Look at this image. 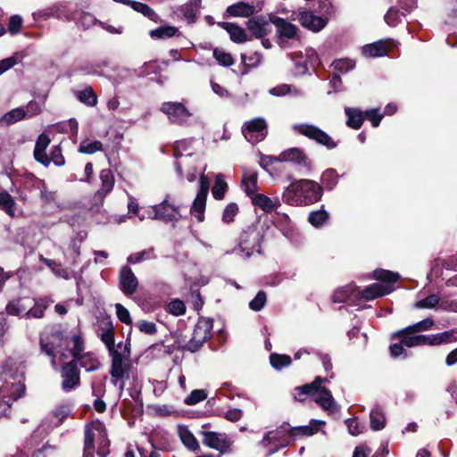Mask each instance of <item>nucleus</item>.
Here are the masks:
<instances>
[{
	"instance_id": "nucleus-1",
	"label": "nucleus",
	"mask_w": 457,
	"mask_h": 457,
	"mask_svg": "<svg viewBox=\"0 0 457 457\" xmlns=\"http://www.w3.org/2000/svg\"><path fill=\"white\" fill-rule=\"evenodd\" d=\"M323 189L311 179H296L285 190L283 199L292 206H306L321 199Z\"/></svg>"
},
{
	"instance_id": "nucleus-2",
	"label": "nucleus",
	"mask_w": 457,
	"mask_h": 457,
	"mask_svg": "<svg viewBox=\"0 0 457 457\" xmlns=\"http://www.w3.org/2000/svg\"><path fill=\"white\" fill-rule=\"evenodd\" d=\"M130 342L126 341L118 343V350L109 353L111 357V366L109 373L112 378V383L118 386L120 391L122 392L125 387V380L129 378L130 364Z\"/></svg>"
},
{
	"instance_id": "nucleus-3",
	"label": "nucleus",
	"mask_w": 457,
	"mask_h": 457,
	"mask_svg": "<svg viewBox=\"0 0 457 457\" xmlns=\"http://www.w3.org/2000/svg\"><path fill=\"white\" fill-rule=\"evenodd\" d=\"M295 133L303 136L315 143L331 150L337 146L336 142L328 133L319 127L309 123H296L292 126Z\"/></svg>"
},
{
	"instance_id": "nucleus-4",
	"label": "nucleus",
	"mask_w": 457,
	"mask_h": 457,
	"mask_svg": "<svg viewBox=\"0 0 457 457\" xmlns=\"http://www.w3.org/2000/svg\"><path fill=\"white\" fill-rule=\"evenodd\" d=\"M289 426L283 425L275 431H269L265 434L261 445L268 450V455L278 452L280 448L286 447L294 440L289 434Z\"/></svg>"
},
{
	"instance_id": "nucleus-5",
	"label": "nucleus",
	"mask_w": 457,
	"mask_h": 457,
	"mask_svg": "<svg viewBox=\"0 0 457 457\" xmlns=\"http://www.w3.org/2000/svg\"><path fill=\"white\" fill-rule=\"evenodd\" d=\"M244 137L255 145L263 141L268 135V124L263 118H253L244 122L241 128Z\"/></svg>"
},
{
	"instance_id": "nucleus-6",
	"label": "nucleus",
	"mask_w": 457,
	"mask_h": 457,
	"mask_svg": "<svg viewBox=\"0 0 457 457\" xmlns=\"http://www.w3.org/2000/svg\"><path fill=\"white\" fill-rule=\"evenodd\" d=\"M212 328L213 324L212 320L205 318L199 319L193 330L192 337L185 347L191 352L197 351L204 342L212 337Z\"/></svg>"
},
{
	"instance_id": "nucleus-7",
	"label": "nucleus",
	"mask_w": 457,
	"mask_h": 457,
	"mask_svg": "<svg viewBox=\"0 0 457 457\" xmlns=\"http://www.w3.org/2000/svg\"><path fill=\"white\" fill-rule=\"evenodd\" d=\"M65 338L64 331L60 328H54L51 331L40 337L42 352L52 357V364L55 365L56 351L62 345Z\"/></svg>"
},
{
	"instance_id": "nucleus-8",
	"label": "nucleus",
	"mask_w": 457,
	"mask_h": 457,
	"mask_svg": "<svg viewBox=\"0 0 457 457\" xmlns=\"http://www.w3.org/2000/svg\"><path fill=\"white\" fill-rule=\"evenodd\" d=\"M61 387L65 393L76 390L80 386V370L75 361L65 362L60 370Z\"/></svg>"
},
{
	"instance_id": "nucleus-9",
	"label": "nucleus",
	"mask_w": 457,
	"mask_h": 457,
	"mask_svg": "<svg viewBox=\"0 0 457 457\" xmlns=\"http://www.w3.org/2000/svg\"><path fill=\"white\" fill-rule=\"evenodd\" d=\"M203 444L212 449L219 451L221 454L232 452L234 441L226 433H219L214 431H204Z\"/></svg>"
},
{
	"instance_id": "nucleus-10",
	"label": "nucleus",
	"mask_w": 457,
	"mask_h": 457,
	"mask_svg": "<svg viewBox=\"0 0 457 457\" xmlns=\"http://www.w3.org/2000/svg\"><path fill=\"white\" fill-rule=\"evenodd\" d=\"M161 111L167 115L170 122L178 125L187 124L192 116L185 104L179 102H164L161 106Z\"/></svg>"
},
{
	"instance_id": "nucleus-11",
	"label": "nucleus",
	"mask_w": 457,
	"mask_h": 457,
	"mask_svg": "<svg viewBox=\"0 0 457 457\" xmlns=\"http://www.w3.org/2000/svg\"><path fill=\"white\" fill-rule=\"evenodd\" d=\"M209 187L210 182L208 178L204 175H201L199 179V189L191 207V213L196 216L198 221H203L204 219Z\"/></svg>"
},
{
	"instance_id": "nucleus-12",
	"label": "nucleus",
	"mask_w": 457,
	"mask_h": 457,
	"mask_svg": "<svg viewBox=\"0 0 457 457\" xmlns=\"http://www.w3.org/2000/svg\"><path fill=\"white\" fill-rule=\"evenodd\" d=\"M393 337L401 339L406 347L430 345V336L419 335L408 327L395 332Z\"/></svg>"
},
{
	"instance_id": "nucleus-13",
	"label": "nucleus",
	"mask_w": 457,
	"mask_h": 457,
	"mask_svg": "<svg viewBox=\"0 0 457 457\" xmlns=\"http://www.w3.org/2000/svg\"><path fill=\"white\" fill-rule=\"evenodd\" d=\"M258 246L259 235L253 228L248 227L238 238V248L249 257Z\"/></svg>"
},
{
	"instance_id": "nucleus-14",
	"label": "nucleus",
	"mask_w": 457,
	"mask_h": 457,
	"mask_svg": "<svg viewBox=\"0 0 457 457\" xmlns=\"http://www.w3.org/2000/svg\"><path fill=\"white\" fill-rule=\"evenodd\" d=\"M25 393V385L21 381L15 383L6 382L0 387V398L9 407L12 402L21 398Z\"/></svg>"
},
{
	"instance_id": "nucleus-15",
	"label": "nucleus",
	"mask_w": 457,
	"mask_h": 457,
	"mask_svg": "<svg viewBox=\"0 0 457 457\" xmlns=\"http://www.w3.org/2000/svg\"><path fill=\"white\" fill-rule=\"evenodd\" d=\"M120 287L126 295H133L136 293L138 281L134 272L129 266H123L119 274Z\"/></svg>"
},
{
	"instance_id": "nucleus-16",
	"label": "nucleus",
	"mask_w": 457,
	"mask_h": 457,
	"mask_svg": "<svg viewBox=\"0 0 457 457\" xmlns=\"http://www.w3.org/2000/svg\"><path fill=\"white\" fill-rule=\"evenodd\" d=\"M394 45L390 39H383L372 44L365 45L362 47V54L366 57H382L386 55Z\"/></svg>"
},
{
	"instance_id": "nucleus-17",
	"label": "nucleus",
	"mask_w": 457,
	"mask_h": 457,
	"mask_svg": "<svg viewBox=\"0 0 457 457\" xmlns=\"http://www.w3.org/2000/svg\"><path fill=\"white\" fill-rule=\"evenodd\" d=\"M298 18L302 26L313 32L320 31L328 23L327 19L316 16L312 12L307 11L300 12Z\"/></svg>"
},
{
	"instance_id": "nucleus-18",
	"label": "nucleus",
	"mask_w": 457,
	"mask_h": 457,
	"mask_svg": "<svg viewBox=\"0 0 457 457\" xmlns=\"http://www.w3.org/2000/svg\"><path fill=\"white\" fill-rule=\"evenodd\" d=\"M50 143V137L43 133L38 136L34 147L33 155L35 160L45 167H48L50 164V159L46 154Z\"/></svg>"
},
{
	"instance_id": "nucleus-19",
	"label": "nucleus",
	"mask_w": 457,
	"mask_h": 457,
	"mask_svg": "<svg viewBox=\"0 0 457 457\" xmlns=\"http://www.w3.org/2000/svg\"><path fill=\"white\" fill-rule=\"evenodd\" d=\"M154 219L164 221L177 220L179 217V209L170 204L166 200L154 207Z\"/></svg>"
},
{
	"instance_id": "nucleus-20",
	"label": "nucleus",
	"mask_w": 457,
	"mask_h": 457,
	"mask_svg": "<svg viewBox=\"0 0 457 457\" xmlns=\"http://www.w3.org/2000/svg\"><path fill=\"white\" fill-rule=\"evenodd\" d=\"M325 424L324 421L318 420H311L308 425L289 428V434L293 436V439L302 436H312L318 433Z\"/></svg>"
},
{
	"instance_id": "nucleus-21",
	"label": "nucleus",
	"mask_w": 457,
	"mask_h": 457,
	"mask_svg": "<svg viewBox=\"0 0 457 457\" xmlns=\"http://www.w3.org/2000/svg\"><path fill=\"white\" fill-rule=\"evenodd\" d=\"M33 303V298L26 296L11 301L6 306V312L14 316L26 317L29 305Z\"/></svg>"
},
{
	"instance_id": "nucleus-22",
	"label": "nucleus",
	"mask_w": 457,
	"mask_h": 457,
	"mask_svg": "<svg viewBox=\"0 0 457 457\" xmlns=\"http://www.w3.org/2000/svg\"><path fill=\"white\" fill-rule=\"evenodd\" d=\"M280 162H294L297 165L309 166L308 157L303 150L292 147L281 152L278 155Z\"/></svg>"
},
{
	"instance_id": "nucleus-23",
	"label": "nucleus",
	"mask_w": 457,
	"mask_h": 457,
	"mask_svg": "<svg viewBox=\"0 0 457 457\" xmlns=\"http://www.w3.org/2000/svg\"><path fill=\"white\" fill-rule=\"evenodd\" d=\"M248 30L257 38H262L271 31V24L263 17L258 16L247 21Z\"/></svg>"
},
{
	"instance_id": "nucleus-24",
	"label": "nucleus",
	"mask_w": 457,
	"mask_h": 457,
	"mask_svg": "<svg viewBox=\"0 0 457 457\" xmlns=\"http://www.w3.org/2000/svg\"><path fill=\"white\" fill-rule=\"evenodd\" d=\"M323 383L319 384V387L314 394V401L325 411H334L336 409L335 400L331 392L326 387L321 386Z\"/></svg>"
},
{
	"instance_id": "nucleus-25",
	"label": "nucleus",
	"mask_w": 457,
	"mask_h": 457,
	"mask_svg": "<svg viewBox=\"0 0 457 457\" xmlns=\"http://www.w3.org/2000/svg\"><path fill=\"white\" fill-rule=\"evenodd\" d=\"M98 337L106 346L108 353L118 350V344L114 343V328L112 321H106L100 327Z\"/></svg>"
},
{
	"instance_id": "nucleus-26",
	"label": "nucleus",
	"mask_w": 457,
	"mask_h": 457,
	"mask_svg": "<svg viewBox=\"0 0 457 457\" xmlns=\"http://www.w3.org/2000/svg\"><path fill=\"white\" fill-rule=\"evenodd\" d=\"M96 420L91 421L85 426L84 433V454L83 457H93L95 452V441L98 440V432H92L93 425Z\"/></svg>"
},
{
	"instance_id": "nucleus-27",
	"label": "nucleus",
	"mask_w": 457,
	"mask_h": 457,
	"mask_svg": "<svg viewBox=\"0 0 457 457\" xmlns=\"http://www.w3.org/2000/svg\"><path fill=\"white\" fill-rule=\"evenodd\" d=\"M327 378L317 377L313 382L303 385L302 386H296L294 389L293 396L296 401L303 402L308 395H314L320 383L327 382Z\"/></svg>"
},
{
	"instance_id": "nucleus-28",
	"label": "nucleus",
	"mask_w": 457,
	"mask_h": 457,
	"mask_svg": "<svg viewBox=\"0 0 457 457\" xmlns=\"http://www.w3.org/2000/svg\"><path fill=\"white\" fill-rule=\"evenodd\" d=\"M93 430L98 432V449H97V454L101 457H105L106 454L109 453V446H110V441L107 437V431L105 428V426L103 422L100 420H96V422L93 425Z\"/></svg>"
},
{
	"instance_id": "nucleus-29",
	"label": "nucleus",
	"mask_w": 457,
	"mask_h": 457,
	"mask_svg": "<svg viewBox=\"0 0 457 457\" xmlns=\"http://www.w3.org/2000/svg\"><path fill=\"white\" fill-rule=\"evenodd\" d=\"M392 287L380 283H374L361 292V296L365 300H373L378 297L386 295L392 291Z\"/></svg>"
},
{
	"instance_id": "nucleus-30",
	"label": "nucleus",
	"mask_w": 457,
	"mask_h": 457,
	"mask_svg": "<svg viewBox=\"0 0 457 457\" xmlns=\"http://www.w3.org/2000/svg\"><path fill=\"white\" fill-rule=\"evenodd\" d=\"M71 361H75L77 365L79 363L80 367L88 372L95 371L100 367L98 358L92 352H84Z\"/></svg>"
},
{
	"instance_id": "nucleus-31",
	"label": "nucleus",
	"mask_w": 457,
	"mask_h": 457,
	"mask_svg": "<svg viewBox=\"0 0 457 457\" xmlns=\"http://www.w3.org/2000/svg\"><path fill=\"white\" fill-rule=\"evenodd\" d=\"M101 187L96 192V196L104 198L114 187V176L110 169H104L100 172Z\"/></svg>"
},
{
	"instance_id": "nucleus-32",
	"label": "nucleus",
	"mask_w": 457,
	"mask_h": 457,
	"mask_svg": "<svg viewBox=\"0 0 457 457\" xmlns=\"http://www.w3.org/2000/svg\"><path fill=\"white\" fill-rule=\"evenodd\" d=\"M273 23L277 28V33L280 38H295L297 37L298 29L295 25L282 18L275 19Z\"/></svg>"
},
{
	"instance_id": "nucleus-33",
	"label": "nucleus",
	"mask_w": 457,
	"mask_h": 457,
	"mask_svg": "<svg viewBox=\"0 0 457 457\" xmlns=\"http://www.w3.org/2000/svg\"><path fill=\"white\" fill-rule=\"evenodd\" d=\"M179 438L186 448L196 452L200 449V445L194 434L186 426H179L178 428Z\"/></svg>"
},
{
	"instance_id": "nucleus-34",
	"label": "nucleus",
	"mask_w": 457,
	"mask_h": 457,
	"mask_svg": "<svg viewBox=\"0 0 457 457\" xmlns=\"http://www.w3.org/2000/svg\"><path fill=\"white\" fill-rule=\"evenodd\" d=\"M218 25L229 34L232 41L243 43L247 40L245 31L241 27L231 22H219Z\"/></svg>"
},
{
	"instance_id": "nucleus-35",
	"label": "nucleus",
	"mask_w": 457,
	"mask_h": 457,
	"mask_svg": "<svg viewBox=\"0 0 457 457\" xmlns=\"http://www.w3.org/2000/svg\"><path fill=\"white\" fill-rule=\"evenodd\" d=\"M345 113L347 117L346 125L353 129H359L364 121V112L357 108L345 107Z\"/></svg>"
},
{
	"instance_id": "nucleus-36",
	"label": "nucleus",
	"mask_w": 457,
	"mask_h": 457,
	"mask_svg": "<svg viewBox=\"0 0 457 457\" xmlns=\"http://www.w3.org/2000/svg\"><path fill=\"white\" fill-rule=\"evenodd\" d=\"M255 12V8L253 5L245 3L238 2L232 5H229L227 8V12L235 17H249L253 15Z\"/></svg>"
},
{
	"instance_id": "nucleus-37",
	"label": "nucleus",
	"mask_w": 457,
	"mask_h": 457,
	"mask_svg": "<svg viewBox=\"0 0 457 457\" xmlns=\"http://www.w3.org/2000/svg\"><path fill=\"white\" fill-rule=\"evenodd\" d=\"M253 204L265 212H271L278 205V201H273L263 194H255L252 196Z\"/></svg>"
},
{
	"instance_id": "nucleus-38",
	"label": "nucleus",
	"mask_w": 457,
	"mask_h": 457,
	"mask_svg": "<svg viewBox=\"0 0 457 457\" xmlns=\"http://www.w3.org/2000/svg\"><path fill=\"white\" fill-rule=\"evenodd\" d=\"M70 342L71 344L70 352L72 356V359L76 358L77 356L85 352L86 343L83 335L79 329H78V331L71 336Z\"/></svg>"
},
{
	"instance_id": "nucleus-39",
	"label": "nucleus",
	"mask_w": 457,
	"mask_h": 457,
	"mask_svg": "<svg viewBox=\"0 0 457 457\" xmlns=\"http://www.w3.org/2000/svg\"><path fill=\"white\" fill-rule=\"evenodd\" d=\"M0 210L11 218L15 217L16 203L13 197L6 191L0 192Z\"/></svg>"
},
{
	"instance_id": "nucleus-40",
	"label": "nucleus",
	"mask_w": 457,
	"mask_h": 457,
	"mask_svg": "<svg viewBox=\"0 0 457 457\" xmlns=\"http://www.w3.org/2000/svg\"><path fill=\"white\" fill-rule=\"evenodd\" d=\"M257 178L256 171L245 172L242 179V187L246 195L253 196L257 190Z\"/></svg>"
},
{
	"instance_id": "nucleus-41",
	"label": "nucleus",
	"mask_w": 457,
	"mask_h": 457,
	"mask_svg": "<svg viewBox=\"0 0 457 457\" xmlns=\"http://www.w3.org/2000/svg\"><path fill=\"white\" fill-rule=\"evenodd\" d=\"M70 409L67 405L62 404L57 406L50 414V423L54 426H60L68 417Z\"/></svg>"
},
{
	"instance_id": "nucleus-42",
	"label": "nucleus",
	"mask_w": 457,
	"mask_h": 457,
	"mask_svg": "<svg viewBox=\"0 0 457 457\" xmlns=\"http://www.w3.org/2000/svg\"><path fill=\"white\" fill-rule=\"evenodd\" d=\"M26 117V111L23 108H15L6 112L1 119L0 124L9 126Z\"/></svg>"
},
{
	"instance_id": "nucleus-43",
	"label": "nucleus",
	"mask_w": 457,
	"mask_h": 457,
	"mask_svg": "<svg viewBox=\"0 0 457 457\" xmlns=\"http://www.w3.org/2000/svg\"><path fill=\"white\" fill-rule=\"evenodd\" d=\"M78 100L87 106H96L97 104V96L91 87H87L81 91L76 92Z\"/></svg>"
},
{
	"instance_id": "nucleus-44",
	"label": "nucleus",
	"mask_w": 457,
	"mask_h": 457,
	"mask_svg": "<svg viewBox=\"0 0 457 457\" xmlns=\"http://www.w3.org/2000/svg\"><path fill=\"white\" fill-rule=\"evenodd\" d=\"M103 151V144L98 140L83 139L79 146L81 154H92Z\"/></svg>"
},
{
	"instance_id": "nucleus-45",
	"label": "nucleus",
	"mask_w": 457,
	"mask_h": 457,
	"mask_svg": "<svg viewBox=\"0 0 457 457\" xmlns=\"http://www.w3.org/2000/svg\"><path fill=\"white\" fill-rule=\"evenodd\" d=\"M179 33L178 28L174 26H162L150 31V36L156 39H166L176 36Z\"/></svg>"
},
{
	"instance_id": "nucleus-46",
	"label": "nucleus",
	"mask_w": 457,
	"mask_h": 457,
	"mask_svg": "<svg viewBox=\"0 0 457 457\" xmlns=\"http://www.w3.org/2000/svg\"><path fill=\"white\" fill-rule=\"evenodd\" d=\"M156 254L154 253V249L153 247H150L148 249L142 250L137 253H131L127 261L129 263L136 264L139 263L144 261L155 259Z\"/></svg>"
},
{
	"instance_id": "nucleus-47",
	"label": "nucleus",
	"mask_w": 457,
	"mask_h": 457,
	"mask_svg": "<svg viewBox=\"0 0 457 457\" xmlns=\"http://www.w3.org/2000/svg\"><path fill=\"white\" fill-rule=\"evenodd\" d=\"M227 189L228 184L224 180V176L222 174H218L215 177L214 186L212 189V196L216 200H222L225 196Z\"/></svg>"
},
{
	"instance_id": "nucleus-48",
	"label": "nucleus",
	"mask_w": 457,
	"mask_h": 457,
	"mask_svg": "<svg viewBox=\"0 0 457 457\" xmlns=\"http://www.w3.org/2000/svg\"><path fill=\"white\" fill-rule=\"evenodd\" d=\"M370 419V427L373 430H380L384 428L386 418L383 411L378 407H376L371 410Z\"/></svg>"
},
{
	"instance_id": "nucleus-49",
	"label": "nucleus",
	"mask_w": 457,
	"mask_h": 457,
	"mask_svg": "<svg viewBox=\"0 0 457 457\" xmlns=\"http://www.w3.org/2000/svg\"><path fill=\"white\" fill-rule=\"evenodd\" d=\"M457 340V332L445 331L436 335L430 336V345H437L442 343H448Z\"/></svg>"
},
{
	"instance_id": "nucleus-50",
	"label": "nucleus",
	"mask_w": 457,
	"mask_h": 457,
	"mask_svg": "<svg viewBox=\"0 0 457 457\" xmlns=\"http://www.w3.org/2000/svg\"><path fill=\"white\" fill-rule=\"evenodd\" d=\"M47 308V304L43 301H36L33 299V303L29 305L27 318L41 319L45 315V311Z\"/></svg>"
},
{
	"instance_id": "nucleus-51",
	"label": "nucleus",
	"mask_w": 457,
	"mask_h": 457,
	"mask_svg": "<svg viewBox=\"0 0 457 457\" xmlns=\"http://www.w3.org/2000/svg\"><path fill=\"white\" fill-rule=\"evenodd\" d=\"M328 217V213L325 210L320 209L312 212L308 217V220L313 227L319 228L327 222Z\"/></svg>"
},
{
	"instance_id": "nucleus-52",
	"label": "nucleus",
	"mask_w": 457,
	"mask_h": 457,
	"mask_svg": "<svg viewBox=\"0 0 457 457\" xmlns=\"http://www.w3.org/2000/svg\"><path fill=\"white\" fill-rule=\"evenodd\" d=\"M332 66L338 74H345L355 67V62L348 58H342L334 61Z\"/></svg>"
},
{
	"instance_id": "nucleus-53",
	"label": "nucleus",
	"mask_w": 457,
	"mask_h": 457,
	"mask_svg": "<svg viewBox=\"0 0 457 457\" xmlns=\"http://www.w3.org/2000/svg\"><path fill=\"white\" fill-rule=\"evenodd\" d=\"M270 364L277 370H281L291 364L292 359L287 354L271 353L270 356Z\"/></svg>"
},
{
	"instance_id": "nucleus-54",
	"label": "nucleus",
	"mask_w": 457,
	"mask_h": 457,
	"mask_svg": "<svg viewBox=\"0 0 457 457\" xmlns=\"http://www.w3.org/2000/svg\"><path fill=\"white\" fill-rule=\"evenodd\" d=\"M439 295L433 294L416 302L413 307L416 309H433L439 303Z\"/></svg>"
},
{
	"instance_id": "nucleus-55",
	"label": "nucleus",
	"mask_w": 457,
	"mask_h": 457,
	"mask_svg": "<svg viewBox=\"0 0 457 457\" xmlns=\"http://www.w3.org/2000/svg\"><path fill=\"white\" fill-rule=\"evenodd\" d=\"M40 260L49 267L52 271L58 277L62 278L64 279L69 278L68 271L62 267L60 263H57L54 260L45 258L44 256L40 257Z\"/></svg>"
},
{
	"instance_id": "nucleus-56",
	"label": "nucleus",
	"mask_w": 457,
	"mask_h": 457,
	"mask_svg": "<svg viewBox=\"0 0 457 457\" xmlns=\"http://www.w3.org/2000/svg\"><path fill=\"white\" fill-rule=\"evenodd\" d=\"M215 60L224 67H229L234 63L232 55L220 48H215L212 53Z\"/></svg>"
},
{
	"instance_id": "nucleus-57",
	"label": "nucleus",
	"mask_w": 457,
	"mask_h": 457,
	"mask_svg": "<svg viewBox=\"0 0 457 457\" xmlns=\"http://www.w3.org/2000/svg\"><path fill=\"white\" fill-rule=\"evenodd\" d=\"M373 277L377 280L391 284L395 283L399 279V275L397 273L382 269L374 270Z\"/></svg>"
},
{
	"instance_id": "nucleus-58",
	"label": "nucleus",
	"mask_w": 457,
	"mask_h": 457,
	"mask_svg": "<svg viewBox=\"0 0 457 457\" xmlns=\"http://www.w3.org/2000/svg\"><path fill=\"white\" fill-rule=\"evenodd\" d=\"M262 58V54L258 52H253V53H250L249 54H241L242 62L245 66L250 67V68L257 67L261 63Z\"/></svg>"
},
{
	"instance_id": "nucleus-59",
	"label": "nucleus",
	"mask_w": 457,
	"mask_h": 457,
	"mask_svg": "<svg viewBox=\"0 0 457 457\" xmlns=\"http://www.w3.org/2000/svg\"><path fill=\"white\" fill-rule=\"evenodd\" d=\"M130 5L135 11L143 13L151 20H154L157 17L155 12L145 4L132 1L130 2Z\"/></svg>"
},
{
	"instance_id": "nucleus-60",
	"label": "nucleus",
	"mask_w": 457,
	"mask_h": 457,
	"mask_svg": "<svg viewBox=\"0 0 457 457\" xmlns=\"http://www.w3.org/2000/svg\"><path fill=\"white\" fill-rule=\"evenodd\" d=\"M239 212L238 205L236 203L228 204L222 213V221L225 223H231L234 221L235 217Z\"/></svg>"
},
{
	"instance_id": "nucleus-61",
	"label": "nucleus",
	"mask_w": 457,
	"mask_h": 457,
	"mask_svg": "<svg viewBox=\"0 0 457 457\" xmlns=\"http://www.w3.org/2000/svg\"><path fill=\"white\" fill-rule=\"evenodd\" d=\"M207 398V393L204 389L193 390L188 396L185 399V403L187 405H195Z\"/></svg>"
},
{
	"instance_id": "nucleus-62",
	"label": "nucleus",
	"mask_w": 457,
	"mask_h": 457,
	"mask_svg": "<svg viewBox=\"0 0 457 457\" xmlns=\"http://www.w3.org/2000/svg\"><path fill=\"white\" fill-rule=\"evenodd\" d=\"M352 292L353 288L351 287H340L334 292L332 295V300L334 303L346 302L349 299Z\"/></svg>"
},
{
	"instance_id": "nucleus-63",
	"label": "nucleus",
	"mask_w": 457,
	"mask_h": 457,
	"mask_svg": "<svg viewBox=\"0 0 457 457\" xmlns=\"http://www.w3.org/2000/svg\"><path fill=\"white\" fill-rule=\"evenodd\" d=\"M266 301V293L264 291H259L255 297L250 302L249 307L254 312H259L264 307Z\"/></svg>"
},
{
	"instance_id": "nucleus-64",
	"label": "nucleus",
	"mask_w": 457,
	"mask_h": 457,
	"mask_svg": "<svg viewBox=\"0 0 457 457\" xmlns=\"http://www.w3.org/2000/svg\"><path fill=\"white\" fill-rule=\"evenodd\" d=\"M199 8L192 4H184L180 8V12L189 22H195Z\"/></svg>"
}]
</instances>
